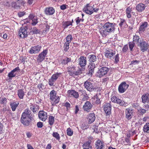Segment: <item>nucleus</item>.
<instances>
[{
  "label": "nucleus",
  "mask_w": 149,
  "mask_h": 149,
  "mask_svg": "<svg viewBox=\"0 0 149 149\" xmlns=\"http://www.w3.org/2000/svg\"><path fill=\"white\" fill-rule=\"evenodd\" d=\"M115 24L109 22L105 23L100 30V32L102 36L106 37L107 35L115 31Z\"/></svg>",
  "instance_id": "obj_1"
},
{
  "label": "nucleus",
  "mask_w": 149,
  "mask_h": 149,
  "mask_svg": "<svg viewBox=\"0 0 149 149\" xmlns=\"http://www.w3.org/2000/svg\"><path fill=\"white\" fill-rule=\"evenodd\" d=\"M31 111L28 109H25L24 112L22 113L21 118V121L24 125H29L31 120L33 119V116L31 114Z\"/></svg>",
  "instance_id": "obj_2"
},
{
  "label": "nucleus",
  "mask_w": 149,
  "mask_h": 149,
  "mask_svg": "<svg viewBox=\"0 0 149 149\" xmlns=\"http://www.w3.org/2000/svg\"><path fill=\"white\" fill-rule=\"evenodd\" d=\"M27 27H22L19 30L18 36L21 38H24L27 37L28 36V32L27 31Z\"/></svg>",
  "instance_id": "obj_3"
},
{
  "label": "nucleus",
  "mask_w": 149,
  "mask_h": 149,
  "mask_svg": "<svg viewBox=\"0 0 149 149\" xmlns=\"http://www.w3.org/2000/svg\"><path fill=\"white\" fill-rule=\"evenodd\" d=\"M61 73L57 72L52 75L51 78L48 80V84L51 86H54V83L60 77Z\"/></svg>",
  "instance_id": "obj_4"
},
{
  "label": "nucleus",
  "mask_w": 149,
  "mask_h": 149,
  "mask_svg": "<svg viewBox=\"0 0 149 149\" xmlns=\"http://www.w3.org/2000/svg\"><path fill=\"white\" fill-rule=\"evenodd\" d=\"M48 50L47 49L43 50L42 52L39 54L37 57V62L39 63L42 62L45 59Z\"/></svg>",
  "instance_id": "obj_5"
},
{
  "label": "nucleus",
  "mask_w": 149,
  "mask_h": 149,
  "mask_svg": "<svg viewBox=\"0 0 149 149\" xmlns=\"http://www.w3.org/2000/svg\"><path fill=\"white\" fill-rule=\"evenodd\" d=\"M109 70L108 68L107 67H104L101 68L98 71L97 75L99 77L106 75Z\"/></svg>",
  "instance_id": "obj_6"
},
{
  "label": "nucleus",
  "mask_w": 149,
  "mask_h": 149,
  "mask_svg": "<svg viewBox=\"0 0 149 149\" xmlns=\"http://www.w3.org/2000/svg\"><path fill=\"white\" fill-rule=\"evenodd\" d=\"M94 10L93 6H91L90 4H88L84 8L83 11L87 14L91 15L93 13Z\"/></svg>",
  "instance_id": "obj_7"
},
{
  "label": "nucleus",
  "mask_w": 149,
  "mask_h": 149,
  "mask_svg": "<svg viewBox=\"0 0 149 149\" xmlns=\"http://www.w3.org/2000/svg\"><path fill=\"white\" fill-rule=\"evenodd\" d=\"M129 86V85L127 84L125 82H122L118 87L119 92L121 93H123L128 88Z\"/></svg>",
  "instance_id": "obj_8"
},
{
  "label": "nucleus",
  "mask_w": 149,
  "mask_h": 149,
  "mask_svg": "<svg viewBox=\"0 0 149 149\" xmlns=\"http://www.w3.org/2000/svg\"><path fill=\"white\" fill-rule=\"evenodd\" d=\"M41 47V46L39 45L32 47L31 48L29 52L31 54H37L40 51Z\"/></svg>",
  "instance_id": "obj_9"
},
{
  "label": "nucleus",
  "mask_w": 149,
  "mask_h": 149,
  "mask_svg": "<svg viewBox=\"0 0 149 149\" xmlns=\"http://www.w3.org/2000/svg\"><path fill=\"white\" fill-rule=\"evenodd\" d=\"M111 100L113 102L116 103L122 106H124L126 104L125 102L121 100L116 96H113L111 98Z\"/></svg>",
  "instance_id": "obj_10"
},
{
  "label": "nucleus",
  "mask_w": 149,
  "mask_h": 149,
  "mask_svg": "<svg viewBox=\"0 0 149 149\" xmlns=\"http://www.w3.org/2000/svg\"><path fill=\"white\" fill-rule=\"evenodd\" d=\"M105 56L107 58L111 59L115 54V51L111 49L107 50L104 52Z\"/></svg>",
  "instance_id": "obj_11"
},
{
  "label": "nucleus",
  "mask_w": 149,
  "mask_h": 149,
  "mask_svg": "<svg viewBox=\"0 0 149 149\" xmlns=\"http://www.w3.org/2000/svg\"><path fill=\"white\" fill-rule=\"evenodd\" d=\"M93 107L92 104L88 101H86L83 107V109L84 111L88 112Z\"/></svg>",
  "instance_id": "obj_12"
},
{
  "label": "nucleus",
  "mask_w": 149,
  "mask_h": 149,
  "mask_svg": "<svg viewBox=\"0 0 149 149\" xmlns=\"http://www.w3.org/2000/svg\"><path fill=\"white\" fill-rule=\"evenodd\" d=\"M111 104L110 103H106L104 105V110L107 116H108L111 113Z\"/></svg>",
  "instance_id": "obj_13"
},
{
  "label": "nucleus",
  "mask_w": 149,
  "mask_h": 149,
  "mask_svg": "<svg viewBox=\"0 0 149 149\" xmlns=\"http://www.w3.org/2000/svg\"><path fill=\"white\" fill-rule=\"evenodd\" d=\"M79 65L81 67H84L86 64L87 60L86 57L84 56H81L78 59Z\"/></svg>",
  "instance_id": "obj_14"
},
{
  "label": "nucleus",
  "mask_w": 149,
  "mask_h": 149,
  "mask_svg": "<svg viewBox=\"0 0 149 149\" xmlns=\"http://www.w3.org/2000/svg\"><path fill=\"white\" fill-rule=\"evenodd\" d=\"M139 46L141 50L143 52L146 51L148 48V45L145 41H143L139 45Z\"/></svg>",
  "instance_id": "obj_15"
},
{
  "label": "nucleus",
  "mask_w": 149,
  "mask_h": 149,
  "mask_svg": "<svg viewBox=\"0 0 149 149\" xmlns=\"http://www.w3.org/2000/svg\"><path fill=\"white\" fill-rule=\"evenodd\" d=\"M148 26V23L147 22H143L140 25L139 29L138 31L139 34L143 33L145 31Z\"/></svg>",
  "instance_id": "obj_16"
},
{
  "label": "nucleus",
  "mask_w": 149,
  "mask_h": 149,
  "mask_svg": "<svg viewBox=\"0 0 149 149\" xmlns=\"http://www.w3.org/2000/svg\"><path fill=\"white\" fill-rule=\"evenodd\" d=\"M84 86L86 89L90 91H92L94 89L92 83L88 81H86L85 82Z\"/></svg>",
  "instance_id": "obj_17"
},
{
  "label": "nucleus",
  "mask_w": 149,
  "mask_h": 149,
  "mask_svg": "<svg viewBox=\"0 0 149 149\" xmlns=\"http://www.w3.org/2000/svg\"><path fill=\"white\" fill-rule=\"evenodd\" d=\"M67 69L68 72H69V74L70 75L72 76L74 74L75 75L78 74V73L76 71L75 66H73L72 67L69 66L67 68Z\"/></svg>",
  "instance_id": "obj_18"
},
{
  "label": "nucleus",
  "mask_w": 149,
  "mask_h": 149,
  "mask_svg": "<svg viewBox=\"0 0 149 149\" xmlns=\"http://www.w3.org/2000/svg\"><path fill=\"white\" fill-rule=\"evenodd\" d=\"M38 117L40 120L45 121L47 119V113L43 111H40L38 113Z\"/></svg>",
  "instance_id": "obj_19"
},
{
  "label": "nucleus",
  "mask_w": 149,
  "mask_h": 149,
  "mask_svg": "<svg viewBox=\"0 0 149 149\" xmlns=\"http://www.w3.org/2000/svg\"><path fill=\"white\" fill-rule=\"evenodd\" d=\"M143 41L142 38H140L137 35H135L134 36L133 42L135 44H136L138 46Z\"/></svg>",
  "instance_id": "obj_20"
},
{
  "label": "nucleus",
  "mask_w": 149,
  "mask_h": 149,
  "mask_svg": "<svg viewBox=\"0 0 149 149\" xmlns=\"http://www.w3.org/2000/svg\"><path fill=\"white\" fill-rule=\"evenodd\" d=\"M145 5L142 3L137 4L136 6V10L139 12L141 13L143 12L146 8Z\"/></svg>",
  "instance_id": "obj_21"
},
{
  "label": "nucleus",
  "mask_w": 149,
  "mask_h": 149,
  "mask_svg": "<svg viewBox=\"0 0 149 149\" xmlns=\"http://www.w3.org/2000/svg\"><path fill=\"white\" fill-rule=\"evenodd\" d=\"M125 118L129 120L132 118L133 116L132 110L129 109H127L125 110Z\"/></svg>",
  "instance_id": "obj_22"
},
{
  "label": "nucleus",
  "mask_w": 149,
  "mask_h": 149,
  "mask_svg": "<svg viewBox=\"0 0 149 149\" xmlns=\"http://www.w3.org/2000/svg\"><path fill=\"white\" fill-rule=\"evenodd\" d=\"M95 148L97 149H102L104 146V142L100 140H97L95 143Z\"/></svg>",
  "instance_id": "obj_23"
},
{
  "label": "nucleus",
  "mask_w": 149,
  "mask_h": 149,
  "mask_svg": "<svg viewBox=\"0 0 149 149\" xmlns=\"http://www.w3.org/2000/svg\"><path fill=\"white\" fill-rule=\"evenodd\" d=\"M30 108L34 113H37L39 109V106L35 104H30Z\"/></svg>",
  "instance_id": "obj_24"
},
{
  "label": "nucleus",
  "mask_w": 149,
  "mask_h": 149,
  "mask_svg": "<svg viewBox=\"0 0 149 149\" xmlns=\"http://www.w3.org/2000/svg\"><path fill=\"white\" fill-rule=\"evenodd\" d=\"M87 118L88 120V123L89 124L92 123L95 121V114L94 113H90L88 116Z\"/></svg>",
  "instance_id": "obj_25"
},
{
  "label": "nucleus",
  "mask_w": 149,
  "mask_h": 149,
  "mask_svg": "<svg viewBox=\"0 0 149 149\" xmlns=\"http://www.w3.org/2000/svg\"><path fill=\"white\" fill-rule=\"evenodd\" d=\"M142 102L143 103H149V94L146 93L142 96Z\"/></svg>",
  "instance_id": "obj_26"
},
{
  "label": "nucleus",
  "mask_w": 149,
  "mask_h": 149,
  "mask_svg": "<svg viewBox=\"0 0 149 149\" xmlns=\"http://www.w3.org/2000/svg\"><path fill=\"white\" fill-rule=\"evenodd\" d=\"M55 12L54 9L52 7L46 8L45 10V13L47 15H52Z\"/></svg>",
  "instance_id": "obj_27"
},
{
  "label": "nucleus",
  "mask_w": 149,
  "mask_h": 149,
  "mask_svg": "<svg viewBox=\"0 0 149 149\" xmlns=\"http://www.w3.org/2000/svg\"><path fill=\"white\" fill-rule=\"evenodd\" d=\"M68 93L69 95V96H72L75 98H77L79 96L78 92L75 91L74 90H69L68 91Z\"/></svg>",
  "instance_id": "obj_28"
},
{
  "label": "nucleus",
  "mask_w": 149,
  "mask_h": 149,
  "mask_svg": "<svg viewBox=\"0 0 149 149\" xmlns=\"http://www.w3.org/2000/svg\"><path fill=\"white\" fill-rule=\"evenodd\" d=\"M52 105H55L56 104L58 103L59 101L60 98L59 97L57 96L52 99H50Z\"/></svg>",
  "instance_id": "obj_29"
},
{
  "label": "nucleus",
  "mask_w": 149,
  "mask_h": 149,
  "mask_svg": "<svg viewBox=\"0 0 149 149\" xmlns=\"http://www.w3.org/2000/svg\"><path fill=\"white\" fill-rule=\"evenodd\" d=\"M19 103L18 102H10V105L12 109V110L13 111H15Z\"/></svg>",
  "instance_id": "obj_30"
},
{
  "label": "nucleus",
  "mask_w": 149,
  "mask_h": 149,
  "mask_svg": "<svg viewBox=\"0 0 149 149\" xmlns=\"http://www.w3.org/2000/svg\"><path fill=\"white\" fill-rule=\"evenodd\" d=\"M89 73L92 74L93 73L95 68L94 64H90L88 66Z\"/></svg>",
  "instance_id": "obj_31"
},
{
  "label": "nucleus",
  "mask_w": 149,
  "mask_h": 149,
  "mask_svg": "<svg viewBox=\"0 0 149 149\" xmlns=\"http://www.w3.org/2000/svg\"><path fill=\"white\" fill-rule=\"evenodd\" d=\"M97 59L96 56L94 54H91L89 56V60L90 62H95Z\"/></svg>",
  "instance_id": "obj_32"
},
{
  "label": "nucleus",
  "mask_w": 149,
  "mask_h": 149,
  "mask_svg": "<svg viewBox=\"0 0 149 149\" xmlns=\"http://www.w3.org/2000/svg\"><path fill=\"white\" fill-rule=\"evenodd\" d=\"M17 95L20 99H22L24 95V93L22 90L19 89L18 91Z\"/></svg>",
  "instance_id": "obj_33"
},
{
  "label": "nucleus",
  "mask_w": 149,
  "mask_h": 149,
  "mask_svg": "<svg viewBox=\"0 0 149 149\" xmlns=\"http://www.w3.org/2000/svg\"><path fill=\"white\" fill-rule=\"evenodd\" d=\"M63 25L64 26V28L65 29L68 27L70 25H72V23L70 21H68L66 22H63Z\"/></svg>",
  "instance_id": "obj_34"
},
{
  "label": "nucleus",
  "mask_w": 149,
  "mask_h": 149,
  "mask_svg": "<svg viewBox=\"0 0 149 149\" xmlns=\"http://www.w3.org/2000/svg\"><path fill=\"white\" fill-rule=\"evenodd\" d=\"M71 59L70 58L66 57L62 60L61 63L65 65L67 64L68 63L71 62Z\"/></svg>",
  "instance_id": "obj_35"
},
{
  "label": "nucleus",
  "mask_w": 149,
  "mask_h": 149,
  "mask_svg": "<svg viewBox=\"0 0 149 149\" xmlns=\"http://www.w3.org/2000/svg\"><path fill=\"white\" fill-rule=\"evenodd\" d=\"M149 130V123H147L144 125L143 131L144 132H148V131Z\"/></svg>",
  "instance_id": "obj_36"
},
{
  "label": "nucleus",
  "mask_w": 149,
  "mask_h": 149,
  "mask_svg": "<svg viewBox=\"0 0 149 149\" xmlns=\"http://www.w3.org/2000/svg\"><path fill=\"white\" fill-rule=\"evenodd\" d=\"M83 149H89V148L91 147V145L90 143L88 142L85 143L83 145Z\"/></svg>",
  "instance_id": "obj_37"
},
{
  "label": "nucleus",
  "mask_w": 149,
  "mask_h": 149,
  "mask_svg": "<svg viewBox=\"0 0 149 149\" xmlns=\"http://www.w3.org/2000/svg\"><path fill=\"white\" fill-rule=\"evenodd\" d=\"M131 10V9L129 7L127 8L126 9V11L127 16V18H130L131 17V15L130 14Z\"/></svg>",
  "instance_id": "obj_38"
},
{
  "label": "nucleus",
  "mask_w": 149,
  "mask_h": 149,
  "mask_svg": "<svg viewBox=\"0 0 149 149\" xmlns=\"http://www.w3.org/2000/svg\"><path fill=\"white\" fill-rule=\"evenodd\" d=\"M49 95L50 99L57 96L56 91L54 90H52L50 92Z\"/></svg>",
  "instance_id": "obj_39"
},
{
  "label": "nucleus",
  "mask_w": 149,
  "mask_h": 149,
  "mask_svg": "<svg viewBox=\"0 0 149 149\" xmlns=\"http://www.w3.org/2000/svg\"><path fill=\"white\" fill-rule=\"evenodd\" d=\"M54 121V117L52 116H50L49 118V124L52 125H53Z\"/></svg>",
  "instance_id": "obj_40"
},
{
  "label": "nucleus",
  "mask_w": 149,
  "mask_h": 149,
  "mask_svg": "<svg viewBox=\"0 0 149 149\" xmlns=\"http://www.w3.org/2000/svg\"><path fill=\"white\" fill-rule=\"evenodd\" d=\"M69 43L66 42L64 44L63 47L64 50L65 52L67 51L69 49Z\"/></svg>",
  "instance_id": "obj_41"
},
{
  "label": "nucleus",
  "mask_w": 149,
  "mask_h": 149,
  "mask_svg": "<svg viewBox=\"0 0 149 149\" xmlns=\"http://www.w3.org/2000/svg\"><path fill=\"white\" fill-rule=\"evenodd\" d=\"M52 136L58 140H59L60 139L59 135L57 132H54L52 134Z\"/></svg>",
  "instance_id": "obj_42"
},
{
  "label": "nucleus",
  "mask_w": 149,
  "mask_h": 149,
  "mask_svg": "<svg viewBox=\"0 0 149 149\" xmlns=\"http://www.w3.org/2000/svg\"><path fill=\"white\" fill-rule=\"evenodd\" d=\"M72 39V37L71 35H68L66 38V42L70 43Z\"/></svg>",
  "instance_id": "obj_43"
},
{
  "label": "nucleus",
  "mask_w": 149,
  "mask_h": 149,
  "mask_svg": "<svg viewBox=\"0 0 149 149\" xmlns=\"http://www.w3.org/2000/svg\"><path fill=\"white\" fill-rule=\"evenodd\" d=\"M138 111L141 114V115H143L144 113H145L146 110L142 108L141 107H139V109H138Z\"/></svg>",
  "instance_id": "obj_44"
},
{
  "label": "nucleus",
  "mask_w": 149,
  "mask_h": 149,
  "mask_svg": "<svg viewBox=\"0 0 149 149\" xmlns=\"http://www.w3.org/2000/svg\"><path fill=\"white\" fill-rule=\"evenodd\" d=\"M135 43H134L133 42H130L129 43V48L131 51L133 50V49Z\"/></svg>",
  "instance_id": "obj_45"
},
{
  "label": "nucleus",
  "mask_w": 149,
  "mask_h": 149,
  "mask_svg": "<svg viewBox=\"0 0 149 149\" xmlns=\"http://www.w3.org/2000/svg\"><path fill=\"white\" fill-rule=\"evenodd\" d=\"M67 133L68 135L71 136L73 134V132L71 129L69 128L67 129Z\"/></svg>",
  "instance_id": "obj_46"
},
{
  "label": "nucleus",
  "mask_w": 149,
  "mask_h": 149,
  "mask_svg": "<svg viewBox=\"0 0 149 149\" xmlns=\"http://www.w3.org/2000/svg\"><path fill=\"white\" fill-rule=\"evenodd\" d=\"M6 100L7 99L5 97H0V103L1 104L5 103L6 102Z\"/></svg>",
  "instance_id": "obj_47"
},
{
  "label": "nucleus",
  "mask_w": 149,
  "mask_h": 149,
  "mask_svg": "<svg viewBox=\"0 0 149 149\" xmlns=\"http://www.w3.org/2000/svg\"><path fill=\"white\" fill-rule=\"evenodd\" d=\"M31 32H32L33 33L36 34L39 33L40 32V31L37 28L34 27L33 29Z\"/></svg>",
  "instance_id": "obj_48"
},
{
  "label": "nucleus",
  "mask_w": 149,
  "mask_h": 149,
  "mask_svg": "<svg viewBox=\"0 0 149 149\" xmlns=\"http://www.w3.org/2000/svg\"><path fill=\"white\" fill-rule=\"evenodd\" d=\"M15 73L12 70L9 73L8 75V76L9 78H11L15 77Z\"/></svg>",
  "instance_id": "obj_49"
},
{
  "label": "nucleus",
  "mask_w": 149,
  "mask_h": 149,
  "mask_svg": "<svg viewBox=\"0 0 149 149\" xmlns=\"http://www.w3.org/2000/svg\"><path fill=\"white\" fill-rule=\"evenodd\" d=\"M37 20V17H35V18L33 20H32V24L33 25H35L38 22Z\"/></svg>",
  "instance_id": "obj_50"
},
{
  "label": "nucleus",
  "mask_w": 149,
  "mask_h": 149,
  "mask_svg": "<svg viewBox=\"0 0 149 149\" xmlns=\"http://www.w3.org/2000/svg\"><path fill=\"white\" fill-rule=\"evenodd\" d=\"M119 54H117L115 57V61L116 63H118L119 61Z\"/></svg>",
  "instance_id": "obj_51"
},
{
  "label": "nucleus",
  "mask_w": 149,
  "mask_h": 149,
  "mask_svg": "<svg viewBox=\"0 0 149 149\" xmlns=\"http://www.w3.org/2000/svg\"><path fill=\"white\" fill-rule=\"evenodd\" d=\"M126 23L125 20L124 19H121L120 20V22L119 24L120 26L122 27V26Z\"/></svg>",
  "instance_id": "obj_52"
},
{
  "label": "nucleus",
  "mask_w": 149,
  "mask_h": 149,
  "mask_svg": "<svg viewBox=\"0 0 149 149\" xmlns=\"http://www.w3.org/2000/svg\"><path fill=\"white\" fill-rule=\"evenodd\" d=\"M139 61L137 60L132 61L131 62L130 65H135L136 64H137L139 63Z\"/></svg>",
  "instance_id": "obj_53"
},
{
  "label": "nucleus",
  "mask_w": 149,
  "mask_h": 149,
  "mask_svg": "<svg viewBox=\"0 0 149 149\" xmlns=\"http://www.w3.org/2000/svg\"><path fill=\"white\" fill-rule=\"evenodd\" d=\"M25 14L24 12H19L18 13V15L19 17H21L23 16Z\"/></svg>",
  "instance_id": "obj_54"
},
{
  "label": "nucleus",
  "mask_w": 149,
  "mask_h": 149,
  "mask_svg": "<svg viewBox=\"0 0 149 149\" xmlns=\"http://www.w3.org/2000/svg\"><path fill=\"white\" fill-rule=\"evenodd\" d=\"M128 49V46L127 45H125L123 48L122 51L123 52H126Z\"/></svg>",
  "instance_id": "obj_55"
},
{
  "label": "nucleus",
  "mask_w": 149,
  "mask_h": 149,
  "mask_svg": "<svg viewBox=\"0 0 149 149\" xmlns=\"http://www.w3.org/2000/svg\"><path fill=\"white\" fill-rule=\"evenodd\" d=\"M37 126L38 127L41 128L42 127V123L41 122H39L37 123Z\"/></svg>",
  "instance_id": "obj_56"
},
{
  "label": "nucleus",
  "mask_w": 149,
  "mask_h": 149,
  "mask_svg": "<svg viewBox=\"0 0 149 149\" xmlns=\"http://www.w3.org/2000/svg\"><path fill=\"white\" fill-rule=\"evenodd\" d=\"M64 106L65 107H66L67 108V109H68V108H69L70 107V104L68 102H66L65 103Z\"/></svg>",
  "instance_id": "obj_57"
},
{
  "label": "nucleus",
  "mask_w": 149,
  "mask_h": 149,
  "mask_svg": "<svg viewBox=\"0 0 149 149\" xmlns=\"http://www.w3.org/2000/svg\"><path fill=\"white\" fill-rule=\"evenodd\" d=\"M66 6L65 5L63 4L60 6V8L62 10H64L66 8Z\"/></svg>",
  "instance_id": "obj_58"
},
{
  "label": "nucleus",
  "mask_w": 149,
  "mask_h": 149,
  "mask_svg": "<svg viewBox=\"0 0 149 149\" xmlns=\"http://www.w3.org/2000/svg\"><path fill=\"white\" fill-rule=\"evenodd\" d=\"M79 106L78 105H76L75 107V113L77 114L79 110Z\"/></svg>",
  "instance_id": "obj_59"
},
{
  "label": "nucleus",
  "mask_w": 149,
  "mask_h": 149,
  "mask_svg": "<svg viewBox=\"0 0 149 149\" xmlns=\"http://www.w3.org/2000/svg\"><path fill=\"white\" fill-rule=\"evenodd\" d=\"M36 16H35V15L33 14H30L29 15V17L30 19L31 20H33L35 17H36Z\"/></svg>",
  "instance_id": "obj_60"
},
{
  "label": "nucleus",
  "mask_w": 149,
  "mask_h": 149,
  "mask_svg": "<svg viewBox=\"0 0 149 149\" xmlns=\"http://www.w3.org/2000/svg\"><path fill=\"white\" fill-rule=\"evenodd\" d=\"M81 19L79 17H77L76 19V23L77 24H78L81 22Z\"/></svg>",
  "instance_id": "obj_61"
},
{
  "label": "nucleus",
  "mask_w": 149,
  "mask_h": 149,
  "mask_svg": "<svg viewBox=\"0 0 149 149\" xmlns=\"http://www.w3.org/2000/svg\"><path fill=\"white\" fill-rule=\"evenodd\" d=\"M26 135L27 136V137L30 138L32 136V134L29 132H27L26 133Z\"/></svg>",
  "instance_id": "obj_62"
},
{
  "label": "nucleus",
  "mask_w": 149,
  "mask_h": 149,
  "mask_svg": "<svg viewBox=\"0 0 149 149\" xmlns=\"http://www.w3.org/2000/svg\"><path fill=\"white\" fill-rule=\"evenodd\" d=\"M27 146L28 149H34L30 144H28Z\"/></svg>",
  "instance_id": "obj_63"
},
{
  "label": "nucleus",
  "mask_w": 149,
  "mask_h": 149,
  "mask_svg": "<svg viewBox=\"0 0 149 149\" xmlns=\"http://www.w3.org/2000/svg\"><path fill=\"white\" fill-rule=\"evenodd\" d=\"M20 69H19V67H17L16 68H15V69H14L12 71L13 72H14L15 73V72H16V71L19 70Z\"/></svg>",
  "instance_id": "obj_64"
}]
</instances>
